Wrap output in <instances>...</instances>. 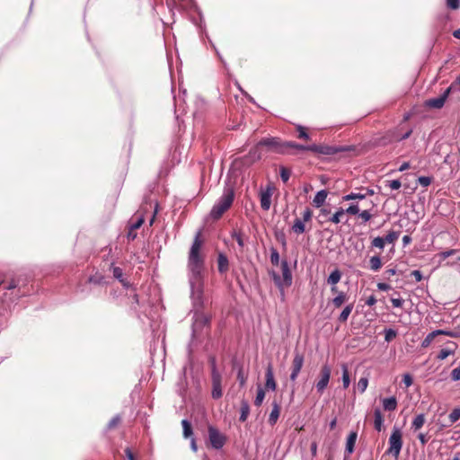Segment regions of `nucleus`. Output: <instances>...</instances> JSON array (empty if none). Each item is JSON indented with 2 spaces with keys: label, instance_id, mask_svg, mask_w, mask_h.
Segmentation results:
<instances>
[{
  "label": "nucleus",
  "instance_id": "f257e3e1",
  "mask_svg": "<svg viewBox=\"0 0 460 460\" xmlns=\"http://www.w3.org/2000/svg\"><path fill=\"white\" fill-rule=\"evenodd\" d=\"M201 232L199 231L190 246L188 257V276L190 286V297L194 308L192 332L196 335L209 323V317L200 312L203 307V271L204 256L201 253L202 241Z\"/></svg>",
  "mask_w": 460,
  "mask_h": 460
},
{
  "label": "nucleus",
  "instance_id": "f03ea898",
  "mask_svg": "<svg viewBox=\"0 0 460 460\" xmlns=\"http://www.w3.org/2000/svg\"><path fill=\"white\" fill-rule=\"evenodd\" d=\"M234 190L231 187L225 188L223 194L210 210V217L215 220L219 219L223 214L230 208L234 202Z\"/></svg>",
  "mask_w": 460,
  "mask_h": 460
},
{
  "label": "nucleus",
  "instance_id": "7ed1b4c3",
  "mask_svg": "<svg viewBox=\"0 0 460 460\" xmlns=\"http://www.w3.org/2000/svg\"><path fill=\"white\" fill-rule=\"evenodd\" d=\"M389 447L386 454L392 455L395 459L398 458L402 447V434L400 428L394 426L388 439Z\"/></svg>",
  "mask_w": 460,
  "mask_h": 460
},
{
  "label": "nucleus",
  "instance_id": "20e7f679",
  "mask_svg": "<svg viewBox=\"0 0 460 460\" xmlns=\"http://www.w3.org/2000/svg\"><path fill=\"white\" fill-rule=\"evenodd\" d=\"M281 271L282 277L275 271L270 272V276L278 288L283 290L285 288H288L292 284V274L287 261H281Z\"/></svg>",
  "mask_w": 460,
  "mask_h": 460
},
{
  "label": "nucleus",
  "instance_id": "39448f33",
  "mask_svg": "<svg viewBox=\"0 0 460 460\" xmlns=\"http://www.w3.org/2000/svg\"><path fill=\"white\" fill-rule=\"evenodd\" d=\"M211 363V379H212V392L211 395L214 399H219L223 395L222 392V376L218 372L216 366V359L214 358H210Z\"/></svg>",
  "mask_w": 460,
  "mask_h": 460
},
{
  "label": "nucleus",
  "instance_id": "423d86ee",
  "mask_svg": "<svg viewBox=\"0 0 460 460\" xmlns=\"http://www.w3.org/2000/svg\"><path fill=\"white\" fill-rule=\"evenodd\" d=\"M260 146L266 147L268 151L277 154H287L286 142H282L278 137H265L260 140Z\"/></svg>",
  "mask_w": 460,
  "mask_h": 460
},
{
  "label": "nucleus",
  "instance_id": "0eeeda50",
  "mask_svg": "<svg viewBox=\"0 0 460 460\" xmlns=\"http://www.w3.org/2000/svg\"><path fill=\"white\" fill-rule=\"evenodd\" d=\"M274 190H275V187L271 183L268 184L264 189L261 188L260 190L259 196H260L261 208L264 211H268L270 208L271 198H272Z\"/></svg>",
  "mask_w": 460,
  "mask_h": 460
},
{
  "label": "nucleus",
  "instance_id": "6e6552de",
  "mask_svg": "<svg viewBox=\"0 0 460 460\" xmlns=\"http://www.w3.org/2000/svg\"><path fill=\"white\" fill-rule=\"evenodd\" d=\"M208 439L213 448L221 449L226 443V437L213 426L208 427Z\"/></svg>",
  "mask_w": 460,
  "mask_h": 460
},
{
  "label": "nucleus",
  "instance_id": "1a4fd4ad",
  "mask_svg": "<svg viewBox=\"0 0 460 460\" xmlns=\"http://www.w3.org/2000/svg\"><path fill=\"white\" fill-rule=\"evenodd\" d=\"M331 378V367L328 365H323L320 371L319 380L315 384L317 393L322 394L328 386Z\"/></svg>",
  "mask_w": 460,
  "mask_h": 460
},
{
  "label": "nucleus",
  "instance_id": "9d476101",
  "mask_svg": "<svg viewBox=\"0 0 460 460\" xmlns=\"http://www.w3.org/2000/svg\"><path fill=\"white\" fill-rule=\"evenodd\" d=\"M304 365V356L299 352H295L294 358L292 361V367L290 373V380L295 382L303 367Z\"/></svg>",
  "mask_w": 460,
  "mask_h": 460
},
{
  "label": "nucleus",
  "instance_id": "9b49d317",
  "mask_svg": "<svg viewBox=\"0 0 460 460\" xmlns=\"http://www.w3.org/2000/svg\"><path fill=\"white\" fill-rule=\"evenodd\" d=\"M287 145V154H289V149L294 148L299 151H312V152H320V153H325L321 149V147L317 145H309V146H304L300 144H296L292 141H286Z\"/></svg>",
  "mask_w": 460,
  "mask_h": 460
},
{
  "label": "nucleus",
  "instance_id": "f8f14e48",
  "mask_svg": "<svg viewBox=\"0 0 460 460\" xmlns=\"http://www.w3.org/2000/svg\"><path fill=\"white\" fill-rule=\"evenodd\" d=\"M453 87H448L440 96L427 101V106L434 109H440L444 106L449 93Z\"/></svg>",
  "mask_w": 460,
  "mask_h": 460
},
{
  "label": "nucleus",
  "instance_id": "ddd939ff",
  "mask_svg": "<svg viewBox=\"0 0 460 460\" xmlns=\"http://www.w3.org/2000/svg\"><path fill=\"white\" fill-rule=\"evenodd\" d=\"M265 378V388L267 390L275 391L277 388V383L274 378L273 367L270 363L268 365L266 368Z\"/></svg>",
  "mask_w": 460,
  "mask_h": 460
},
{
  "label": "nucleus",
  "instance_id": "4468645a",
  "mask_svg": "<svg viewBox=\"0 0 460 460\" xmlns=\"http://www.w3.org/2000/svg\"><path fill=\"white\" fill-rule=\"evenodd\" d=\"M217 269L220 274H225L229 270V261L224 253L217 256Z\"/></svg>",
  "mask_w": 460,
  "mask_h": 460
},
{
  "label": "nucleus",
  "instance_id": "2eb2a0df",
  "mask_svg": "<svg viewBox=\"0 0 460 460\" xmlns=\"http://www.w3.org/2000/svg\"><path fill=\"white\" fill-rule=\"evenodd\" d=\"M261 148H262V146H260V141H259L258 144L250 150L247 158L250 160L251 163H254L261 158V156H262Z\"/></svg>",
  "mask_w": 460,
  "mask_h": 460
},
{
  "label": "nucleus",
  "instance_id": "dca6fc26",
  "mask_svg": "<svg viewBox=\"0 0 460 460\" xmlns=\"http://www.w3.org/2000/svg\"><path fill=\"white\" fill-rule=\"evenodd\" d=\"M327 196H328V191L326 190H319L314 199H313V205L315 207V208H321L326 199H327Z\"/></svg>",
  "mask_w": 460,
  "mask_h": 460
},
{
  "label": "nucleus",
  "instance_id": "f3484780",
  "mask_svg": "<svg viewBox=\"0 0 460 460\" xmlns=\"http://www.w3.org/2000/svg\"><path fill=\"white\" fill-rule=\"evenodd\" d=\"M279 412H280V408H279V405L277 402H272V410L270 413V416H269V423L273 426L276 424V422L278 421V419L279 417Z\"/></svg>",
  "mask_w": 460,
  "mask_h": 460
},
{
  "label": "nucleus",
  "instance_id": "a211bd4d",
  "mask_svg": "<svg viewBox=\"0 0 460 460\" xmlns=\"http://www.w3.org/2000/svg\"><path fill=\"white\" fill-rule=\"evenodd\" d=\"M374 427L377 431H381L384 428V418L380 409L374 411Z\"/></svg>",
  "mask_w": 460,
  "mask_h": 460
},
{
  "label": "nucleus",
  "instance_id": "6ab92c4d",
  "mask_svg": "<svg viewBox=\"0 0 460 460\" xmlns=\"http://www.w3.org/2000/svg\"><path fill=\"white\" fill-rule=\"evenodd\" d=\"M448 343L451 344L453 347L441 349L437 356L438 359L444 360L448 356L455 354L456 347H457L456 344L455 342H451V341H449Z\"/></svg>",
  "mask_w": 460,
  "mask_h": 460
},
{
  "label": "nucleus",
  "instance_id": "aec40b11",
  "mask_svg": "<svg viewBox=\"0 0 460 460\" xmlns=\"http://www.w3.org/2000/svg\"><path fill=\"white\" fill-rule=\"evenodd\" d=\"M382 403H383V408L385 411H394L397 407V400L394 396H391V397L383 399Z\"/></svg>",
  "mask_w": 460,
  "mask_h": 460
},
{
  "label": "nucleus",
  "instance_id": "412c9836",
  "mask_svg": "<svg viewBox=\"0 0 460 460\" xmlns=\"http://www.w3.org/2000/svg\"><path fill=\"white\" fill-rule=\"evenodd\" d=\"M357 433L356 432H351L348 438H347V441H346V452L348 453V455H350L353 453L354 451V447H355V443H356V440H357Z\"/></svg>",
  "mask_w": 460,
  "mask_h": 460
},
{
  "label": "nucleus",
  "instance_id": "4be33fe9",
  "mask_svg": "<svg viewBox=\"0 0 460 460\" xmlns=\"http://www.w3.org/2000/svg\"><path fill=\"white\" fill-rule=\"evenodd\" d=\"M382 268V261L379 256H372L369 259V269L373 271H378Z\"/></svg>",
  "mask_w": 460,
  "mask_h": 460
},
{
  "label": "nucleus",
  "instance_id": "5701e85b",
  "mask_svg": "<svg viewBox=\"0 0 460 460\" xmlns=\"http://www.w3.org/2000/svg\"><path fill=\"white\" fill-rule=\"evenodd\" d=\"M305 221L296 218L292 226L293 232L297 234H303L305 231Z\"/></svg>",
  "mask_w": 460,
  "mask_h": 460
},
{
  "label": "nucleus",
  "instance_id": "b1692460",
  "mask_svg": "<svg viewBox=\"0 0 460 460\" xmlns=\"http://www.w3.org/2000/svg\"><path fill=\"white\" fill-rule=\"evenodd\" d=\"M348 296L346 293L340 291L338 295L332 299V303L336 307L339 308L342 305L343 303L346 302Z\"/></svg>",
  "mask_w": 460,
  "mask_h": 460
},
{
  "label": "nucleus",
  "instance_id": "393cba45",
  "mask_svg": "<svg viewBox=\"0 0 460 460\" xmlns=\"http://www.w3.org/2000/svg\"><path fill=\"white\" fill-rule=\"evenodd\" d=\"M341 279V273L339 270H334L328 277L327 282L332 286H335L338 282H340Z\"/></svg>",
  "mask_w": 460,
  "mask_h": 460
},
{
  "label": "nucleus",
  "instance_id": "a878e982",
  "mask_svg": "<svg viewBox=\"0 0 460 460\" xmlns=\"http://www.w3.org/2000/svg\"><path fill=\"white\" fill-rule=\"evenodd\" d=\"M425 423V415L424 414H418L412 420V423H411V428L414 429V430H418L420 429V428H422V426L424 425Z\"/></svg>",
  "mask_w": 460,
  "mask_h": 460
},
{
  "label": "nucleus",
  "instance_id": "bb28decb",
  "mask_svg": "<svg viewBox=\"0 0 460 460\" xmlns=\"http://www.w3.org/2000/svg\"><path fill=\"white\" fill-rule=\"evenodd\" d=\"M353 304L347 305L339 316V321L345 323L353 310Z\"/></svg>",
  "mask_w": 460,
  "mask_h": 460
},
{
  "label": "nucleus",
  "instance_id": "cd10ccee",
  "mask_svg": "<svg viewBox=\"0 0 460 460\" xmlns=\"http://www.w3.org/2000/svg\"><path fill=\"white\" fill-rule=\"evenodd\" d=\"M367 198V194H363L362 192H351L342 197V200L349 201L354 199H364Z\"/></svg>",
  "mask_w": 460,
  "mask_h": 460
},
{
  "label": "nucleus",
  "instance_id": "c85d7f7f",
  "mask_svg": "<svg viewBox=\"0 0 460 460\" xmlns=\"http://www.w3.org/2000/svg\"><path fill=\"white\" fill-rule=\"evenodd\" d=\"M438 332L437 330L436 331H433L431 332L430 333H429L425 338L424 340L422 341L421 342V347L422 348H428L431 343L432 341H434L435 337L438 336Z\"/></svg>",
  "mask_w": 460,
  "mask_h": 460
},
{
  "label": "nucleus",
  "instance_id": "c756f323",
  "mask_svg": "<svg viewBox=\"0 0 460 460\" xmlns=\"http://www.w3.org/2000/svg\"><path fill=\"white\" fill-rule=\"evenodd\" d=\"M345 214V210L342 208H340L333 215L332 217H329V221L333 224H339L341 222L342 217Z\"/></svg>",
  "mask_w": 460,
  "mask_h": 460
},
{
  "label": "nucleus",
  "instance_id": "7c9ffc66",
  "mask_svg": "<svg viewBox=\"0 0 460 460\" xmlns=\"http://www.w3.org/2000/svg\"><path fill=\"white\" fill-rule=\"evenodd\" d=\"M250 412V406L246 401H243L241 403V414L240 420L245 421Z\"/></svg>",
  "mask_w": 460,
  "mask_h": 460
},
{
  "label": "nucleus",
  "instance_id": "2f4dec72",
  "mask_svg": "<svg viewBox=\"0 0 460 460\" xmlns=\"http://www.w3.org/2000/svg\"><path fill=\"white\" fill-rule=\"evenodd\" d=\"M342 385L344 389H347L349 386L350 384V378L349 375V370L346 365H342Z\"/></svg>",
  "mask_w": 460,
  "mask_h": 460
},
{
  "label": "nucleus",
  "instance_id": "473e14b6",
  "mask_svg": "<svg viewBox=\"0 0 460 460\" xmlns=\"http://www.w3.org/2000/svg\"><path fill=\"white\" fill-rule=\"evenodd\" d=\"M264 398H265V392L262 387L259 386L257 389L256 397L254 399V405L257 407H260L262 404Z\"/></svg>",
  "mask_w": 460,
  "mask_h": 460
},
{
  "label": "nucleus",
  "instance_id": "72a5a7b5",
  "mask_svg": "<svg viewBox=\"0 0 460 460\" xmlns=\"http://www.w3.org/2000/svg\"><path fill=\"white\" fill-rule=\"evenodd\" d=\"M182 429H183V436L185 438H189L192 435L191 425L187 420H183L181 421Z\"/></svg>",
  "mask_w": 460,
  "mask_h": 460
},
{
  "label": "nucleus",
  "instance_id": "f704fd0d",
  "mask_svg": "<svg viewBox=\"0 0 460 460\" xmlns=\"http://www.w3.org/2000/svg\"><path fill=\"white\" fill-rule=\"evenodd\" d=\"M400 233L395 231H390L385 237H384L385 243H394L399 238Z\"/></svg>",
  "mask_w": 460,
  "mask_h": 460
},
{
  "label": "nucleus",
  "instance_id": "c9c22d12",
  "mask_svg": "<svg viewBox=\"0 0 460 460\" xmlns=\"http://www.w3.org/2000/svg\"><path fill=\"white\" fill-rule=\"evenodd\" d=\"M367 385H368V378L361 377L357 384V388L360 394H363L367 390Z\"/></svg>",
  "mask_w": 460,
  "mask_h": 460
},
{
  "label": "nucleus",
  "instance_id": "e433bc0d",
  "mask_svg": "<svg viewBox=\"0 0 460 460\" xmlns=\"http://www.w3.org/2000/svg\"><path fill=\"white\" fill-rule=\"evenodd\" d=\"M371 244L373 247H376V248H379L382 250L385 247V241L384 237L377 236L372 240Z\"/></svg>",
  "mask_w": 460,
  "mask_h": 460
},
{
  "label": "nucleus",
  "instance_id": "4c0bfd02",
  "mask_svg": "<svg viewBox=\"0 0 460 460\" xmlns=\"http://www.w3.org/2000/svg\"><path fill=\"white\" fill-rule=\"evenodd\" d=\"M270 262L276 266L279 263V254L275 248L270 249Z\"/></svg>",
  "mask_w": 460,
  "mask_h": 460
},
{
  "label": "nucleus",
  "instance_id": "58836bf2",
  "mask_svg": "<svg viewBox=\"0 0 460 460\" xmlns=\"http://www.w3.org/2000/svg\"><path fill=\"white\" fill-rule=\"evenodd\" d=\"M345 210V213L349 215H357L359 213V207L358 203H352Z\"/></svg>",
  "mask_w": 460,
  "mask_h": 460
},
{
  "label": "nucleus",
  "instance_id": "ea45409f",
  "mask_svg": "<svg viewBox=\"0 0 460 460\" xmlns=\"http://www.w3.org/2000/svg\"><path fill=\"white\" fill-rule=\"evenodd\" d=\"M451 423L457 421L460 419V408L454 409L448 416Z\"/></svg>",
  "mask_w": 460,
  "mask_h": 460
},
{
  "label": "nucleus",
  "instance_id": "a19ab883",
  "mask_svg": "<svg viewBox=\"0 0 460 460\" xmlns=\"http://www.w3.org/2000/svg\"><path fill=\"white\" fill-rule=\"evenodd\" d=\"M385 184L391 190H399L402 186V183L399 180L386 181Z\"/></svg>",
  "mask_w": 460,
  "mask_h": 460
},
{
  "label": "nucleus",
  "instance_id": "79ce46f5",
  "mask_svg": "<svg viewBox=\"0 0 460 460\" xmlns=\"http://www.w3.org/2000/svg\"><path fill=\"white\" fill-rule=\"evenodd\" d=\"M232 237L237 242L240 248H243L244 246L243 236L240 232H236V231L233 232Z\"/></svg>",
  "mask_w": 460,
  "mask_h": 460
},
{
  "label": "nucleus",
  "instance_id": "37998d69",
  "mask_svg": "<svg viewBox=\"0 0 460 460\" xmlns=\"http://www.w3.org/2000/svg\"><path fill=\"white\" fill-rule=\"evenodd\" d=\"M296 130L298 131V137L303 139H309V135L307 134L305 128L301 125L296 126Z\"/></svg>",
  "mask_w": 460,
  "mask_h": 460
},
{
  "label": "nucleus",
  "instance_id": "c03bdc74",
  "mask_svg": "<svg viewBox=\"0 0 460 460\" xmlns=\"http://www.w3.org/2000/svg\"><path fill=\"white\" fill-rule=\"evenodd\" d=\"M396 336V332L393 329H386L385 331V339L386 341H392Z\"/></svg>",
  "mask_w": 460,
  "mask_h": 460
},
{
  "label": "nucleus",
  "instance_id": "a18cd8bd",
  "mask_svg": "<svg viewBox=\"0 0 460 460\" xmlns=\"http://www.w3.org/2000/svg\"><path fill=\"white\" fill-rule=\"evenodd\" d=\"M280 178L283 181V182H287L290 178V172L288 169L281 167L280 168Z\"/></svg>",
  "mask_w": 460,
  "mask_h": 460
},
{
  "label": "nucleus",
  "instance_id": "49530a36",
  "mask_svg": "<svg viewBox=\"0 0 460 460\" xmlns=\"http://www.w3.org/2000/svg\"><path fill=\"white\" fill-rule=\"evenodd\" d=\"M143 223H144V217L142 216H139L137 217L136 221L131 224L130 229L136 230V229L139 228Z\"/></svg>",
  "mask_w": 460,
  "mask_h": 460
},
{
  "label": "nucleus",
  "instance_id": "de8ad7c7",
  "mask_svg": "<svg viewBox=\"0 0 460 460\" xmlns=\"http://www.w3.org/2000/svg\"><path fill=\"white\" fill-rule=\"evenodd\" d=\"M418 182L422 186V187H428L430 185L431 183V178L429 177H427V176H420L419 177L418 179Z\"/></svg>",
  "mask_w": 460,
  "mask_h": 460
},
{
  "label": "nucleus",
  "instance_id": "09e8293b",
  "mask_svg": "<svg viewBox=\"0 0 460 460\" xmlns=\"http://www.w3.org/2000/svg\"><path fill=\"white\" fill-rule=\"evenodd\" d=\"M237 379H238L241 386H243L245 385L247 377H246V376H244L242 368H240L238 370Z\"/></svg>",
  "mask_w": 460,
  "mask_h": 460
},
{
  "label": "nucleus",
  "instance_id": "8fccbe9b",
  "mask_svg": "<svg viewBox=\"0 0 460 460\" xmlns=\"http://www.w3.org/2000/svg\"><path fill=\"white\" fill-rule=\"evenodd\" d=\"M120 421V417L119 415L113 417L108 423V429L115 428Z\"/></svg>",
  "mask_w": 460,
  "mask_h": 460
},
{
  "label": "nucleus",
  "instance_id": "3c124183",
  "mask_svg": "<svg viewBox=\"0 0 460 460\" xmlns=\"http://www.w3.org/2000/svg\"><path fill=\"white\" fill-rule=\"evenodd\" d=\"M391 303L394 307L401 308L403 305L404 300L401 297L391 298Z\"/></svg>",
  "mask_w": 460,
  "mask_h": 460
},
{
  "label": "nucleus",
  "instance_id": "603ef678",
  "mask_svg": "<svg viewBox=\"0 0 460 460\" xmlns=\"http://www.w3.org/2000/svg\"><path fill=\"white\" fill-rule=\"evenodd\" d=\"M447 4L449 8L456 10L460 6V0H447Z\"/></svg>",
  "mask_w": 460,
  "mask_h": 460
},
{
  "label": "nucleus",
  "instance_id": "864d4df0",
  "mask_svg": "<svg viewBox=\"0 0 460 460\" xmlns=\"http://www.w3.org/2000/svg\"><path fill=\"white\" fill-rule=\"evenodd\" d=\"M112 272H113L114 278H116L117 279H119V281L122 282V276H123L122 270L119 267H114Z\"/></svg>",
  "mask_w": 460,
  "mask_h": 460
},
{
  "label": "nucleus",
  "instance_id": "5fc2aeb1",
  "mask_svg": "<svg viewBox=\"0 0 460 460\" xmlns=\"http://www.w3.org/2000/svg\"><path fill=\"white\" fill-rule=\"evenodd\" d=\"M359 217L364 222H367L371 219L372 216L368 210H363L358 213Z\"/></svg>",
  "mask_w": 460,
  "mask_h": 460
},
{
  "label": "nucleus",
  "instance_id": "6e6d98bb",
  "mask_svg": "<svg viewBox=\"0 0 460 460\" xmlns=\"http://www.w3.org/2000/svg\"><path fill=\"white\" fill-rule=\"evenodd\" d=\"M451 378L454 380V381H458L460 380V366L454 368L451 372Z\"/></svg>",
  "mask_w": 460,
  "mask_h": 460
},
{
  "label": "nucleus",
  "instance_id": "4d7b16f0",
  "mask_svg": "<svg viewBox=\"0 0 460 460\" xmlns=\"http://www.w3.org/2000/svg\"><path fill=\"white\" fill-rule=\"evenodd\" d=\"M402 382L406 387H409L412 385V377L409 374H405L402 376Z\"/></svg>",
  "mask_w": 460,
  "mask_h": 460
},
{
  "label": "nucleus",
  "instance_id": "13d9d810",
  "mask_svg": "<svg viewBox=\"0 0 460 460\" xmlns=\"http://www.w3.org/2000/svg\"><path fill=\"white\" fill-rule=\"evenodd\" d=\"M438 332V335H446V336H448V337H456L457 334L454 332H451V331H446V330H437Z\"/></svg>",
  "mask_w": 460,
  "mask_h": 460
},
{
  "label": "nucleus",
  "instance_id": "bf43d9fd",
  "mask_svg": "<svg viewBox=\"0 0 460 460\" xmlns=\"http://www.w3.org/2000/svg\"><path fill=\"white\" fill-rule=\"evenodd\" d=\"M312 218V211L310 208H306L303 213V219L304 221L307 222Z\"/></svg>",
  "mask_w": 460,
  "mask_h": 460
},
{
  "label": "nucleus",
  "instance_id": "052dcab7",
  "mask_svg": "<svg viewBox=\"0 0 460 460\" xmlns=\"http://www.w3.org/2000/svg\"><path fill=\"white\" fill-rule=\"evenodd\" d=\"M411 276L414 277L417 282H420L422 279V273L418 270H413L411 272Z\"/></svg>",
  "mask_w": 460,
  "mask_h": 460
},
{
  "label": "nucleus",
  "instance_id": "680f3d73",
  "mask_svg": "<svg viewBox=\"0 0 460 460\" xmlns=\"http://www.w3.org/2000/svg\"><path fill=\"white\" fill-rule=\"evenodd\" d=\"M456 250H454V249L447 250V251L442 252L440 253V256H441L442 258L446 259V258H448L449 256H451V255L455 254V253H456Z\"/></svg>",
  "mask_w": 460,
  "mask_h": 460
},
{
  "label": "nucleus",
  "instance_id": "e2e57ef3",
  "mask_svg": "<svg viewBox=\"0 0 460 460\" xmlns=\"http://www.w3.org/2000/svg\"><path fill=\"white\" fill-rule=\"evenodd\" d=\"M377 288L379 290H382V291H387L391 288V286L389 284H386V283H378L377 284Z\"/></svg>",
  "mask_w": 460,
  "mask_h": 460
},
{
  "label": "nucleus",
  "instance_id": "0e129e2a",
  "mask_svg": "<svg viewBox=\"0 0 460 460\" xmlns=\"http://www.w3.org/2000/svg\"><path fill=\"white\" fill-rule=\"evenodd\" d=\"M125 454L128 460H136V458L129 447H127L125 449Z\"/></svg>",
  "mask_w": 460,
  "mask_h": 460
},
{
  "label": "nucleus",
  "instance_id": "69168bd1",
  "mask_svg": "<svg viewBox=\"0 0 460 460\" xmlns=\"http://www.w3.org/2000/svg\"><path fill=\"white\" fill-rule=\"evenodd\" d=\"M376 303V299L374 296H370L367 300H366V305H367L368 306H372L374 305Z\"/></svg>",
  "mask_w": 460,
  "mask_h": 460
},
{
  "label": "nucleus",
  "instance_id": "338daca9",
  "mask_svg": "<svg viewBox=\"0 0 460 460\" xmlns=\"http://www.w3.org/2000/svg\"><path fill=\"white\" fill-rule=\"evenodd\" d=\"M311 454L313 456H315L317 455V443L316 442H313L311 444Z\"/></svg>",
  "mask_w": 460,
  "mask_h": 460
},
{
  "label": "nucleus",
  "instance_id": "774afa93",
  "mask_svg": "<svg viewBox=\"0 0 460 460\" xmlns=\"http://www.w3.org/2000/svg\"><path fill=\"white\" fill-rule=\"evenodd\" d=\"M411 242V238L410 235H404L402 237V245L403 246H407L408 244H410Z\"/></svg>",
  "mask_w": 460,
  "mask_h": 460
}]
</instances>
